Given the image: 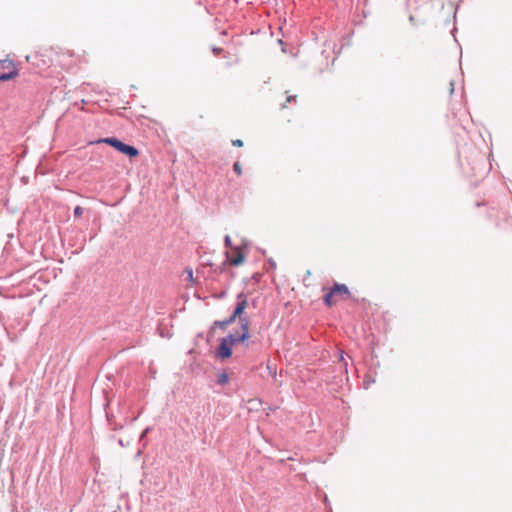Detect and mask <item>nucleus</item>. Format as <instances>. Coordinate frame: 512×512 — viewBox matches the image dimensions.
I'll use <instances>...</instances> for the list:
<instances>
[{"label": "nucleus", "instance_id": "nucleus-10", "mask_svg": "<svg viewBox=\"0 0 512 512\" xmlns=\"http://www.w3.org/2000/svg\"><path fill=\"white\" fill-rule=\"evenodd\" d=\"M150 431V428L147 427L139 436V441L142 443V445L145 447L147 445V442H144V438L146 434Z\"/></svg>", "mask_w": 512, "mask_h": 512}, {"label": "nucleus", "instance_id": "nucleus-3", "mask_svg": "<svg viewBox=\"0 0 512 512\" xmlns=\"http://www.w3.org/2000/svg\"><path fill=\"white\" fill-rule=\"evenodd\" d=\"M247 297L244 293H240L237 295V304L231 316L235 319H239L240 326L242 327V320H246L249 322L246 316H243L244 310L247 307Z\"/></svg>", "mask_w": 512, "mask_h": 512}, {"label": "nucleus", "instance_id": "nucleus-1", "mask_svg": "<svg viewBox=\"0 0 512 512\" xmlns=\"http://www.w3.org/2000/svg\"><path fill=\"white\" fill-rule=\"evenodd\" d=\"M249 337V322L242 320V333L240 335L230 334L228 337L223 338L218 348V356L221 359H226L232 355V347L237 342H244Z\"/></svg>", "mask_w": 512, "mask_h": 512}, {"label": "nucleus", "instance_id": "nucleus-5", "mask_svg": "<svg viewBox=\"0 0 512 512\" xmlns=\"http://www.w3.org/2000/svg\"><path fill=\"white\" fill-rule=\"evenodd\" d=\"M332 292H334V295H349V290L346 285L344 284H335L334 287L331 289Z\"/></svg>", "mask_w": 512, "mask_h": 512}, {"label": "nucleus", "instance_id": "nucleus-6", "mask_svg": "<svg viewBox=\"0 0 512 512\" xmlns=\"http://www.w3.org/2000/svg\"><path fill=\"white\" fill-rule=\"evenodd\" d=\"M235 318L233 316H230L229 318L222 320V321H215L214 325L220 327L221 329H225L229 325L235 322Z\"/></svg>", "mask_w": 512, "mask_h": 512}, {"label": "nucleus", "instance_id": "nucleus-9", "mask_svg": "<svg viewBox=\"0 0 512 512\" xmlns=\"http://www.w3.org/2000/svg\"><path fill=\"white\" fill-rule=\"evenodd\" d=\"M228 381H229V377H228V375L226 373H222V374L219 375L218 383L220 385H225V384L228 383Z\"/></svg>", "mask_w": 512, "mask_h": 512}, {"label": "nucleus", "instance_id": "nucleus-15", "mask_svg": "<svg viewBox=\"0 0 512 512\" xmlns=\"http://www.w3.org/2000/svg\"><path fill=\"white\" fill-rule=\"evenodd\" d=\"M1 63H2V67L5 68V67H7L8 64H11V61L6 59V60L1 61Z\"/></svg>", "mask_w": 512, "mask_h": 512}, {"label": "nucleus", "instance_id": "nucleus-2", "mask_svg": "<svg viewBox=\"0 0 512 512\" xmlns=\"http://www.w3.org/2000/svg\"><path fill=\"white\" fill-rule=\"evenodd\" d=\"M98 142L108 144L109 146L115 148L118 152L127 155L130 158L136 157L139 154V151L136 147L126 144L116 137L102 138Z\"/></svg>", "mask_w": 512, "mask_h": 512}, {"label": "nucleus", "instance_id": "nucleus-13", "mask_svg": "<svg viewBox=\"0 0 512 512\" xmlns=\"http://www.w3.org/2000/svg\"><path fill=\"white\" fill-rule=\"evenodd\" d=\"M224 241H225V245H226L227 247H232V243H231V238H230V236L226 235V236H225Z\"/></svg>", "mask_w": 512, "mask_h": 512}, {"label": "nucleus", "instance_id": "nucleus-18", "mask_svg": "<svg viewBox=\"0 0 512 512\" xmlns=\"http://www.w3.org/2000/svg\"><path fill=\"white\" fill-rule=\"evenodd\" d=\"M118 443H119L121 446H124V445H125V444H124V441H123V439H122V438H120V439L118 440Z\"/></svg>", "mask_w": 512, "mask_h": 512}, {"label": "nucleus", "instance_id": "nucleus-8", "mask_svg": "<svg viewBox=\"0 0 512 512\" xmlns=\"http://www.w3.org/2000/svg\"><path fill=\"white\" fill-rule=\"evenodd\" d=\"M335 295H334V292H332L330 290V292H328L325 296H324V302L326 305L328 306H332L333 304L336 303V300L334 299Z\"/></svg>", "mask_w": 512, "mask_h": 512}, {"label": "nucleus", "instance_id": "nucleus-4", "mask_svg": "<svg viewBox=\"0 0 512 512\" xmlns=\"http://www.w3.org/2000/svg\"><path fill=\"white\" fill-rule=\"evenodd\" d=\"M235 251L236 254L233 257L229 258V262L233 266H238L244 262L245 256L238 250V248H235Z\"/></svg>", "mask_w": 512, "mask_h": 512}, {"label": "nucleus", "instance_id": "nucleus-7", "mask_svg": "<svg viewBox=\"0 0 512 512\" xmlns=\"http://www.w3.org/2000/svg\"><path fill=\"white\" fill-rule=\"evenodd\" d=\"M18 74L17 70L14 69L11 72L8 73H2L0 74V81L5 82L13 79Z\"/></svg>", "mask_w": 512, "mask_h": 512}, {"label": "nucleus", "instance_id": "nucleus-14", "mask_svg": "<svg viewBox=\"0 0 512 512\" xmlns=\"http://www.w3.org/2000/svg\"><path fill=\"white\" fill-rule=\"evenodd\" d=\"M232 144L234 146L241 147L243 145V142H242V140L237 139V140L232 141Z\"/></svg>", "mask_w": 512, "mask_h": 512}, {"label": "nucleus", "instance_id": "nucleus-11", "mask_svg": "<svg viewBox=\"0 0 512 512\" xmlns=\"http://www.w3.org/2000/svg\"><path fill=\"white\" fill-rule=\"evenodd\" d=\"M84 212V209L81 206H76L74 208V216L75 217H81Z\"/></svg>", "mask_w": 512, "mask_h": 512}, {"label": "nucleus", "instance_id": "nucleus-19", "mask_svg": "<svg viewBox=\"0 0 512 512\" xmlns=\"http://www.w3.org/2000/svg\"><path fill=\"white\" fill-rule=\"evenodd\" d=\"M292 98H293L292 96H288L287 101L290 102L292 100Z\"/></svg>", "mask_w": 512, "mask_h": 512}, {"label": "nucleus", "instance_id": "nucleus-20", "mask_svg": "<svg viewBox=\"0 0 512 512\" xmlns=\"http://www.w3.org/2000/svg\"><path fill=\"white\" fill-rule=\"evenodd\" d=\"M188 277H192V270H189Z\"/></svg>", "mask_w": 512, "mask_h": 512}, {"label": "nucleus", "instance_id": "nucleus-17", "mask_svg": "<svg viewBox=\"0 0 512 512\" xmlns=\"http://www.w3.org/2000/svg\"><path fill=\"white\" fill-rule=\"evenodd\" d=\"M160 330V321H157V324H156V331H159Z\"/></svg>", "mask_w": 512, "mask_h": 512}, {"label": "nucleus", "instance_id": "nucleus-16", "mask_svg": "<svg viewBox=\"0 0 512 512\" xmlns=\"http://www.w3.org/2000/svg\"><path fill=\"white\" fill-rule=\"evenodd\" d=\"M212 51L214 54L218 55L222 51V49L221 48H213Z\"/></svg>", "mask_w": 512, "mask_h": 512}, {"label": "nucleus", "instance_id": "nucleus-12", "mask_svg": "<svg viewBox=\"0 0 512 512\" xmlns=\"http://www.w3.org/2000/svg\"><path fill=\"white\" fill-rule=\"evenodd\" d=\"M233 169H234V171H235L238 175H241L242 170H241V166H240L239 162H235V163H234V165H233Z\"/></svg>", "mask_w": 512, "mask_h": 512}]
</instances>
